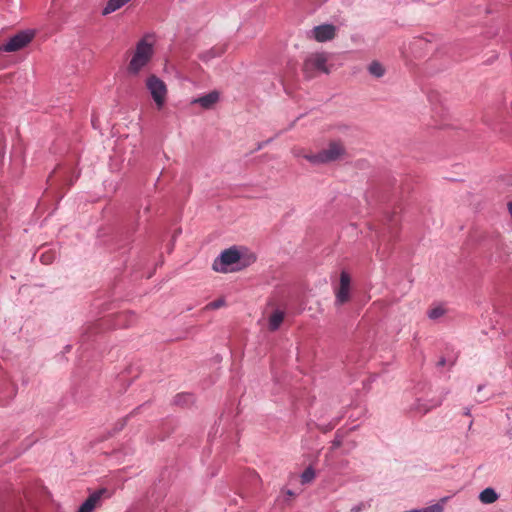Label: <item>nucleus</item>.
<instances>
[{
  "instance_id": "obj_22",
  "label": "nucleus",
  "mask_w": 512,
  "mask_h": 512,
  "mask_svg": "<svg viewBox=\"0 0 512 512\" xmlns=\"http://www.w3.org/2000/svg\"><path fill=\"white\" fill-rule=\"evenodd\" d=\"M41 260L43 263L48 264L50 262V257H46L45 255H42Z\"/></svg>"
},
{
  "instance_id": "obj_9",
  "label": "nucleus",
  "mask_w": 512,
  "mask_h": 512,
  "mask_svg": "<svg viewBox=\"0 0 512 512\" xmlns=\"http://www.w3.org/2000/svg\"><path fill=\"white\" fill-rule=\"evenodd\" d=\"M220 100V92L214 90L203 96L194 98L191 101V104H197L203 109H211L213 108Z\"/></svg>"
},
{
  "instance_id": "obj_7",
  "label": "nucleus",
  "mask_w": 512,
  "mask_h": 512,
  "mask_svg": "<svg viewBox=\"0 0 512 512\" xmlns=\"http://www.w3.org/2000/svg\"><path fill=\"white\" fill-rule=\"evenodd\" d=\"M350 285H351L350 275L347 272L342 271L340 274L339 284L335 288V303L337 305H343L349 301Z\"/></svg>"
},
{
  "instance_id": "obj_16",
  "label": "nucleus",
  "mask_w": 512,
  "mask_h": 512,
  "mask_svg": "<svg viewBox=\"0 0 512 512\" xmlns=\"http://www.w3.org/2000/svg\"><path fill=\"white\" fill-rule=\"evenodd\" d=\"M315 478V471L309 467L307 468L302 474H301V483L307 484L314 480Z\"/></svg>"
},
{
  "instance_id": "obj_18",
  "label": "nucleus",
  "mask_w": 512,
  "mask_h": 512,
  "mask_svg": "<svg viewBox=\"0 0 512 512\" xmlns=\"http://www.w3.org/2000/svg\"><path fill=\"white\" fill-rule=\"evenodd\" d=\"M223 53V49L222 48H213L207 52H205L203 55H202V59L205 60V61H208L214 57H219L220 55H222Z\"/></svg>"
},
{
  "instance_id": "obj_14",
  "label": "nucleus",
  "mask_w": 512,
  "mask_h": 512,
  "mask_svg": "<svg viewBox=\"0 0 512 512\" xmlns=\"http://www.w3.org/2000/svg\"><path fill=\"white\" fill-rule=\"evenodd\" d=\"M367 70L371 76L375 78H381L385 75L386 68L379 61H372L368 66Z\"/></svg>"
},
{
  "instance_id": "obj_3",
  "label": "nucleus",
  "mask_w": 512,
  "mask_h": 512,
  "mask_svg": "<svg viewBox=\"0 0 512 512\" xmlns=\"http://www.w3.org/2000/svg\"><path fill=\"white\" fill-rule=\"evenodd\" d=\"M330 54L326 52H313L306 56L303 63V73L307 78H313L318 73L329 74L332 65L329 63Z\"/></svg>"
},
{
  "instance_id": "obj_15",
  "label": "nucleus",
  "mask_w": 512,
  "mask_h": 512,
  "mask_svg": "<svg viewBox=\"0 0 512 512\" xmlns=\"http://www.w3.org/2000/svg\"><path fill=\"white\" fill-rule=\"evenodd\" d=\"M445 307L438 305L433 308H431L428 312V316L430 319L437 320L445 315L446 313Z\"/></svg>"
},
{
  "instance_id": "obj_17",
  "label": "nucleus",
  "mask_w": 512,
  "mask_h": 512,
  "mask_svg": "<svg viewBox=\"0 0 512 512\" xmlns=\"http://www.w3.org/2000/svg\"><path fill=\"white\" fill-rule=\"evenodd\" d=\"M292 153H293V155L295 157H299V158L301 157V158H304L306 160H307V157L309 155H315L316 154V153H313V152H311V151H309V150H307L305 148H302V147H295V148H293Z\"/></svg>"
},
{
  "instance_id": "obj_19",
  "label": "nucleus",
  "mask_w": 512,
  "mask_h": 512,
  "mask_svg": "<svg viewBox=\"0 0 512 512\" xmlns=\"http://www.w3.org/2000/svg\"><path fill=\"white\" fill-rule=\"evenodd\" d=\"M226 305L224 298H219L215 301L208 303L205 307L206 310H216Z\"/></svg>"
},
{
  "instance_id": "obj_2",
  "label": "nucleus",
  "mask_w": 512,
  "mask_h": 512,
  "mask_svg": "<svg viewBox=\"0 0 512 512\" xmlns=\"http://www.w3.org/2000/svg\"><path fill=\"white\" fill-rule=\"evenodd\" d=\"M155 40L152 35H145L135 45L128 64V72L137 75L148 65L154 55Z\"/></svg>"
},
{
  "instance_id": "obj_13",
  "label": "nucleus",
  "mask_w": 512,
  "mask_h": 512,
  "mask_svg": "<svg viewBox=\"0 0 512 512\" xmlns=\"http://www.w3.org/2000/svg\"><path fill=\"white\" fill-rule=\"evenodd\" d=\"M129 1L130 0H108L106 6L102 10V14L109 15L123 7Z\"/></svg>"
},
{
  "instance_id": "obj_11",
  "label": "nucleus",
  "mask_w": 512,
  "mask_h": 512,
  "mask_svg": "<svg viewBox=\"0 0 512 512\" xmlns=\"http://www.w3.org/2000/svg\"><path fill=\"white\" fill-rule=\"evenodd\" d=\"M284 318H285V313L283 311H281V310L273 311L268 319L269 330H271V331L277 330L283 323Z\"/></svg>"
},
{
  "instance_id": "obj_20",
  "label": "nucleus",
  "mask_w": 512,
  "mask_h": 512,
  "mask_svg": "<svg viewBox=\"0 0 512 512\" xmlns=\"http://www.w3.org/2000/svg\"><path fill=\"white\" fill-rule=\"evenodd\" d=\"M367 508L365 503H359L351 508V512H361Z\"/></svg>"
},
{
  "instance_id": "obj_8",
  "label": "nucleus",
  "mask_w": 512,
  "mask_h": 512,
  "mask_svg": "<svg viewBox=\"0 0 512 512\" xmlns=\"http://www.w3.org/2000/svg\"><path fill=\"white\" fill-rule=\"evenodd\" d=\"M337 28L332 24H322L314 27L309 32V37L317 42H326L334 39L336 36Z\"/></svg>"
},
{
  "instance_id": "obj_4",
  "label": "nucleus",
  "mask_w": 512,
  "mask_h": 512,
  "mask_svg": "<svg viewBox=\"0 0 512 512\" xmlns=\"http://www.w3.org/2000/svg\"><path fill=\"white\" fill-rule=\"evenodd\" d=\"M346 154V148L342 141L331 140L325 148L315 155H309L307 161L314 165L327 164L342 159Z\"/></svg>"
},
{
  "instance_id": "obj_5",
  "label": "nucleus",
  "mask_w": 512,
  "mask_h": 512,
  "mask_svg": "<svg viewBox=\"0 0 512 512\" xmlns=\"http://www.w3.org/2000/svg\"><path fill=\"white\" fill-rule=\"evenodd\" d=\"M145 88L158 110H161L167 102V84L155 74H149L144 81Z\"/></svg>"
},
{
  "instance_id": "obj_6",
  "label": "nucleus",
  "mask_w": 512,
  "mask_h": 512,
  "mask_svg": "<svg viewBox=\"0 0 512 512\" xmlns=\"http://www.w3.org/2000/svg\"><path fill=\"white\" fill-rule=\"evenodd\" d=\"M32 31H21L3 43L0 49L4 52H16L26 47L33 39Z\"/></svg>"
},
{
  "instance_id": "obj_12",
  "label": "nucleus",
  "mask_w": 512,
  "mask_h": 512,
  "mask_svg": "<svg viewBox=\"0 0 512 512\" xmlns=\"http://www.w3.org/2000/svg\"><path fill=\"white\" fill-rule=\"evenodd\" d=\"M499 498V495L496 493V491L493 488H485L480 494H479V500L483 504H492L496 502Z\"/></svg>"
},
{
  "instance_id": "obj_1",
  "label": "nucleus",
  "mask_w": 512,
  "mask_h": 512,
  "mask_svg": "<svg viewBox=\"0 0 512 512\" xmlns=\"http://www.w3.org/2000/svg\"><path fill=\"white\" fill-rule=\"evenodd\" d=\"M256 261V256L248 248L233 246L221 252L214 260L212 268L219 273L240 271Z\"/></svg>"
},
{
  "instance_id": "obj_23",
  "label": "nucleus",
  "mask_w": 512,
  "mask_h": 512,
  "mask_svg": "<svg viewBox=\"0 0 512 512\" xmlns=\"http://www.w3.org/2000/svg\"><path fill=\"white\" fill-rule=\"evenodd\" d=\"M465 415H470V410L467 408L465 409V412H464Z\"/></svg>"
},
{
  "instance_id": "obj_10",
  "label": "nucleus",
  "mask_w": 512,
  "mask_h": 512,
  "mask_svg": "<svg viewBox=\"0 0 512 512\" xmlns=\"http://www.w3.org/2000/svg\"><path fill=\"white\" fill-rule=\"evenodd\" d=\"M103 492V490H100L90 495L80 506L78 512H93V510L99 505Z\"/></svg>"
},
{
  "instance_id": "obj_21",
  "label": "nucleus",
  "mask_w": 512,
  "mask_h": 512,
  "mask_svg": "<svg viewBox=\"0 0 512 512\" xmlns=\"http://www.w3.org/2000/svg\"><path fill=\"white\" fill-rule=\"evenodd\" d=\"M507 209H508L509 215L512 219V201L507 203Z\"/></svg>"
}]
</instances>
